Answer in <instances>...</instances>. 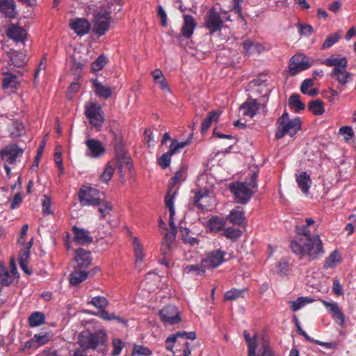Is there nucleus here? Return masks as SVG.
<instances>
[{
  "label": "nucleus",
  "instance_id": "b1692460",
  "mask_svg": "<svg viewBox=\"0 0 356 356\" xmlns=\"http://www.w3.org/2000/svg\"><path fill=\"white\" fill-rule=\"evenodd\" d=\"M51 337L52 335L47 332L44 334H36L33 338L26 342L24 347L26 348H38V347L47 343L50 341Z\"/></svg>",
  "mask_w": 356,
  "mask_h": 356
},
{
  "label": "nucleus",
  "instance_id": "052dcab7",
  "mask_svg": "<svg viewBox=\"0 0 356 356\" xmlns=\"http://www.w3.org/2000/svg\"><path fill=\"white\" fill-rule=\"evenodd\" d=\"M339 134L344 136V140L346 142L350 141L353 136V131L350 127H342L339 129Z\"/></svg>",
  "mask_w": 356,
  "mask_h": 356
},
{
  "label": "nucleus",
  "instance_id": "a19ab883",
  "mask_svg": "<svg viewBox=\"0 0 356 356\" xmlns=\"http://www.w3.org/2000/svg\"><path fill=\"white\" fill-rule=\"evenodd\" d=\"M132 243L135 252L136 263L141 262L145 257L143 247L137 238H133Z\"/></svg>",
  "mask_w": 356,
  "mask_h": 356
},
{
  "label": "nucleus",
  "instance_id": "c03bdc74",
  "mask_svg": "<svg viewBox=\"0 0 356 356\" xmlns=\"http://www.w3.org/2000/svg\"><path fill=\"white\" fill-rule=\"evenodd\" d=\"M342 31H339L336 33L329 35L325 40L322 49H327L334 44L341 37Z\"/></svg>",
  "mask_w": 356,
  "mask_h": 356
},
{
  "label": "nucleus",
  "instance_id": "dca6fc26",
  "mask_svg": "<svg viewBox=\"0 0 356 356\" xmlns=\"http://www.w3.org/2000/svg\"><path fill=\"white\" fill-rule=\"evenodd\" d=\"M241 45L243 47V51L246 55H252L254 54H260L271 49L270 44L268 43L261 44L250 40H244L241 43Z\"/></svg>",
  "mask_w": 356,
  "mask_h": 356
},
{
  "label": "nucleus",
  "instance_id": "a878e982",
  "mask_svg": "<svg viewBox=\"0 0 356 356\" xmlns=\"http://www.w3.org/2000/svg\"><path fill=\"white\" fill-rule=\"evenodd\" d=\"M259 108V104L256 99L249 98L240 107V111L244 116L252 118L255 115Z\"/></svg>",
  "mask_w": 356,
  "mask_h": 356
},
{
  "label": "nucleus",
  "instance_id": "864d4df0",
  "mask_svg": "<svg viewBox=\"0 0 356 356\" xmlns=\"http://www.w3.org/2000/svg\"><path fill=\"white\" fill-rule=\"evenodd\" d=\"M223 235L227 238L235 239L241 236V231L237 228L231 227L224 230Z\"/></svg>",
  "mask_w": 356,
  "mask_h": 356
},
{
  "label": "nucleus",
  "instance_id": "bf43d9fd",
  "mask_svg": "<svg viewBox=\"0 0 356 356\" xmlns=\"http://www.w3.org/2000/svg\"><path fill=\"white\" fill-rule=\"evenodd\" d=\"M42 212L45 214H51L53 213L51 209V202L50 198L47 195H43L42 199Z\"/></svg>",
  "mask_w": 356,
  "mask_h": 356
},
{
  "label": "nucleus",
  "instance_id": "cd10ccee",
  "mask_svg": "<svg viewBox=\"0 0 356 356\" xmlns=\"http://www.w3.org/2000/svg\"><path fill=\"white\" fill-rule=\"evenodd\" d=\"M195 26L196 23L194 18L191 15H184V24L181 28L182 35L187 38H190L193 35Z\"/></svg>",
  "mask_w": 356,
  "mask_h": 356
},
{
  "label": "nucleus",
  "instance_id": "338daca9",
  "mask_svg": "<svg viewBox=\"0 0 356 356\" xmlns=\"http://www.w3.org/2000/svg\"><path fill=\"white\" fill-rule=\"evenodd\" d=\"M22 202V195L17 193H16L10 202V208L12 209H15L17 207H19Z\"/></svg>",
  "mask_w": 356,
  "mask_h": 356
},
{
  "label": "nucleus",
  "instance_id": "f257e3e1",
  "mask_svg": "<svg viewBox=\"0 0 356 356\" xmlns=\"http://www.w3.org/2000/svg\"><path fill=\"white\" fill-rule=\"evenodd\" d=\"M312 218H306L296 226V235L291 243L293 253L300 258L314 260L324 253L323 243L317 234H312L316 228Z\"/></svg>",
  "mask_w": 356,
  "mask_h": 356
},
{
  "label": "nucleus",
  "instance_id": "412c9836",
  "mask_svg": "<svg viewBox=\"0 0 356 356\" xmlns=\"http://www.w3.org/2000/svg\"><path fill=\"white\" fill-rule=\"evenodd\" d=\"M213 202L212 196L207 190L198 191L193 200L194 204L202 209H208Z\"/></svg>",
  "mask_w": 356,
  "mask_h": 356
},
{
  "label": "nucleus",
  "instance_id": "2f4dec72",
  "mask_svg": "<svg viewBox=\"0 0 356 356\" xmlns=\"http://www.w3.org/2000/svg\"><path fill=\"white\" fill-rule=\"evenodd\" d=\"M176 193L175 191L172 193V195H171V189L168 192L165 197V206L168 208L170 211V216H169V225L171 228V230H176V226L173 221V216L175 215V209L173 206V202L172 198L175 194Z\"/></svg>",
  "mask_w": 356,
  "mask_h": 356
},
{
  "label": "nucleus",
  "instance_id": "9d476101",
  "mask_svg": "<svg viewBox=\"0 0 356 356\" xmlns=\"http://www.w3.org/2000/svg\"><path fill=\"white\" fill-rule=\"evenodd\" d=\"M312 65V59L302 54H296L290 60L289 73L291 76H295L299 72L309 68Z\"/></svg>",
  "mask_w": 356,
  "mask_h": 356
},
{
  "label": "nucleus",
  "instance_id": "473e14b6",
  "mask_svg": "<svg viewBox=\"0 0 356 356\" xmlns=\"http://www.w3.org/2000/svg\"><path fill=\"white\" fill-rule=\"evenodd\" d=\"M221 111L220 110L212 111L208 113L207 117L202 123L201 131L202 134L206 133L211 124L218 120Z\"/></svg>",
  "mask_w": 356,
  "mask_h": 356
},
{
  "label": "nucleus",
  "instance_id": "6e6552de",
  "mask_svg": "<svg viewBox=\"0 0 356 356\" xmlns=\"http://www.w3.org/2000/svg\"><path fill=\"white\" fill-rule=\"evenodd\" d=\"M106 334L104 332L97 331L91 333L88 331L81 332L78 338V343L83 349H95L98 345L103 343Z\"/></svg>",
  "mask_w": 356,
  "mask_h": 356
},
{
  "label": "nucleus",
  "instance_id": "393cba45",
  "mask_svg": "<svg viewBox=\"0 0 356 356\" xmlns=\"http://www.w3.org/2000/svg\"><path fill=\"white\" fill-rule=\"evenodd\" d=\"M116 163V167L118 170V172L120 174L122 177H124L123 171L124 170H130L132 164L131 162V158L127 153L119 154L116 156V160H115Z\"/></svg>",
  "mask_w": 356,
  "mask_h": 356
},
{
  "label": "nucleus",
  "instance_id": "72a5a7b5",
  "mask_svg": "<svg viewBox=\"0 0 356 356\" xmlns=\"http://www.w3.org/2000/svg\"><path fill=\"white\" fill-rule=\"evenodd\" d=\"M116 167V163L115 160L109 161L104 168V172L99 177V179L104 183H107L112 178L115 168Z\"/></svg>",
  "mask_w": 356,
  "mask_h": 356
},
{
  "label": "nucleus",
  "instance_id": "ddd939ff",
  "mask_svg": "<svg viewBox=\"0 0 356 356\" xmlns=\"http://www.w3.org/2000/svg\"><path fill=\"white\" fill-rule=\"evenodd\" d=\"M162 322L165 325H175L181 321V316L178 309L172 305L161 309L159 312Z\"/></svg>",
  "mask_w": 356,
  "mask_h": 356
},
{
  "label": "nucleus",
  "instance_id": "f704fd0d",
  "mask_svg": "<svg viewBox=\"0 0 356 356\" xmlns=\"http://www.w3.org/2000/svg\"><path fill=\"white\" fill-rule=\"evenodd\" d=\"M229 220L236 225H241L245 221L244 211L242 208L237 207L233 209L229 216Z\"/></svg>",
  "mask_w": 356,
  "mask_h": 356
},
{
  "label": "nucleus",
  "instance_id": "a18cd8bd",
  "mask_svg": "<svg viewBox=\"0 0 356 356\" xmlns=\"http://www.w3.org/2000/svg\"><path fill=\"white\" fill-rule=\"evenodd\" d=\"M313 300L307 297H300L295 301L290 302L291 309L293 312H296L307 304L311 303Z\"/></svg>",
  "mask_w": 356,
  "mask_h": 356
},
{
  "label": "nucleus",
  "instance_id": "603ef678",
  "mask_svg": "<svg viewBox=\"0 0 356 356\" xmlns=\"http://www.w3.org/2000/svg\"><path fill=\"white\" fill-rule=\"evenodd\" d=\"M32 246V239L27 243L26 246L22 249L19 254V263L27 262L29 257V250Z\"/></svg>",
  "mask_w": 356,
  "mask_h": 356
},
{
  "label": "nucleus",
  "instance_id": "c85d7f7f",
  "mask_svg": "<svg viewBox=\"0 0 356 356\" xmlns=\"http://www.w3.org/2000/svg\"><path fill=\"white\" fill-rule=\"evenodd\" d=\"M95 93L104 99L109 98L112 95V89L98 81L97 79L92 81Z\"/></svg>",
  "mask_w": 356,
  "mask_h": 356
},
{
  "label": "nucleus",
  "instance_id": "4c0bfd02",
  "mask_svg": "<svg viewBox=\"0 0 356 356\" xmlns=\"http://www.w3.org/2000/svg\"><path fill=\"white\" fill-rule=\"evenodd\" d=\"M13 282V278L9 270L4 265L0 264V283L1 285L8 286Z\"/></svg>",
  "mask_w": 356,
  "mask_h": 356
},
{
  "label": "nucleus",
  "instance_id": "aec40b11",
  "mask_svg": "<svg viewBox=\"0 0 356 356\" xmlns=\"http://www.w3.org/2000/svg\"><path fill=\"white\" fill-rule=\"evenodd\" d=\"M70 27L78 35H83L89 32L91 28L90 23L84 18H74L70 21Z\"/></svg>",
  "mask_w": 356,
  "mask_h": 356
},
{
  "label": "nucleus",
  "instance_id": "c756f323",
  "mask_svg": "<svg viewBox=\"0 0 356 356\" xmlns=\"http://www.w3.org/2000/svg\"><path fill=\"white\" fill-rule=\"evenodd\" d=\"M0 12L6 17H15V5L13 0H3L0 1Z\"/></svg>",
  "mask_w": 356,
  "mask_h": 356
},
{
  "label": "nucleus",
  "instance_id": "2eb2a0df",
  "mask_svg": "<svg viewBox=\"0 0 356 356\" xmlns=\"http://www.w3.org/2000/svg\"><path fill=\"white\" fill-rule=\"evenodd\" d=\"M85 144L87 147L86 155L91 159H97L102 156L105 153V147L103 144L96 139H88Z\"/></svg>",
  "mask_w": 356,
  "mask_h": 356
},
{
  "label": "nucleus",
  "instance_id": "774afa93",
  "mask_svg": "<svg viewBox=\"0 0 356 356\" xmlns=\"http://www.w3.org/2000/svg\"><path fill=\"white\" fill-rule=\"evenodd\" d=\"M248 346V356H256L257 342L254 339H252L247 342Z\"/></svg>",
  "mask_w": 356,
  "mask_h": 356
},
{
  "label": "nucleus",
  "instance_id": "4468645a",
  "mask_svg": "<svg viewBox=\"0 0 356 356\" xmlns=\"http://www.w3.org/2000/svg\"><path fill=\"white\" fill-rule=\"evenodd\" d=\"M176 230H171L166 233L163 239L161 251L163 255V258L161 260V264L165 265L167 267L170 266V262L168 260L171 252V246L175 238Z\"/></svg>",
  "mask_w": 356,
  "mask_h": 356
},
{
  "label": "nucleus",
  "instance_id": "9b49d317",
  "mask_svg": "<svg viewBox=\"0 0 356 356\" xmlns=\"http://www.w3.org/2000/svg\"><path fill=\"white\" fill-rule=\"evenodd\" d=\"M79 201L83 206H97L101 204L99 191L92 187L83 186L79 194Z\"/></svg>",
  "mask_w": 356,
  "mask_h": 356
},
{
  "label": "nucleus",
  "instance_id": "ea45409f",
  "mask_svg": "<svg viewBox=\"0 0 356 356\" xmlns=\"http://www.w3.org/2000/svg\"><path fill=\"white\" fill-rule=\"evenodd\" d=\"M289 106L294 110L296 112H299L305 109V104L300 101V96L298 95H292L289 98Z\"/></svg>",
  "mask_w": 356,
  "mask_h": 356
},
{
  "label": "nucleus",
  "instance_id": "7c9ffc66",
  "mask_svg": "<svg viewBox=\"0 0 356 356\" xmlns=\"http://www.w3.org/2000/svg\"><path fill=\"white\" fill-rule=\"evenodd\" d=\"M296 182L298 187L305 194H307L312 184V181L309 175L305 172H302L296 175Z\"/></svg>",
  "mask_w": 356,
  "mask_h": 356
},
{
  "label": "nucleus",
  "instance_id": "bb28decb",
  "mask_svg": "<svg viewBox=\"0 0 356 356\" xmlns=\"http://www.w3.org/2000/svg\"><path fill=\"white\" fill-rule=\"evenodd\" d=\"M75 260L80 267H88L91 264L90 252L83 248H79L76 252Z\"/></svg>",
  "mask_w": 356,
  "mask_h": 356
},
{
  "label": "nucleus",
  "instance_id": "0eeeda50",
  "mask_svg": "<svg viewBox=\"0 0 356 356\" xmlns=\"http://www.w3.org/2000/svg\"><path fill=\"white\" fill-rule=\"evenodd\" d=\"M7 58L3 60V67L18 74H22L27 64V57L22 53L11 50L7 53Z\"/></svg>",
  "mask_w": 356,
  "mask_h": 356
},
{
  "label": "nucleus",
  "instance_id": "6e6d98bb",
  "mask_svg": "<svg viewBox=\"0 0 356 356\" xmlns=\"http://www.w3.org/2000/svg\"><path fill=\"white\" fill-rule=\"evenodd\" d=\"M112 345L113 350L111 355L113 356H118L120 355L122 348L124 347V343L119 339H114L113 340Z\"/></svg>",
  "mask_w": 356,
  "mask_h": 356
},
{
  "label": "nucleus",
  "instance_id": "e2e57ef3",
  "mask_svg": "<svg viewBox=\"0 0 356 356\" xmlns=\"http://www.w3.org/2000/svg\"><path fill=\"white\" fill-rule=\"evenodd\" d=\"M14 130L11 131V136L16 138L20 136L24 129V125L22 122L16 121L13 123Z\"/></svg>",
  "mask_w": 356,
  "mask_h": 356
},
{
  "label": "nucleus",
  "instance_id": "3c124183",
  "mask_svg": "<svg viewBox=\"0 0 356 356\" xmlns=\"http://www.w3.org/2000/svg\"><path fill=\"white\" fill-rule=\"evenodd\" d=\"M152 351L147 348L142 346L135 345L132 351V356H149Z\"/></svg>",
  "mask_w": 356,
  "mask_h": 356
},
{
  "label": "nucleus",
  "instance_id": "8fccbe9b",
  "mask_svg": "<svg viewBox=\"0 0 356 356\" xmlns=\"http://www.w3.org/2000/svg\"><path fill=\"white\" fill-rule=\"evenodd\" d=\"M89 303L101 310L106 307L108 301L106 298L103 296H96L92 298Z\"/></svg>",
  "mask_w": 356,
  "mask_h": 356
},
{
  "label": "nucleus",
  "instance_id": "e433bc0d",
  "mask_svg": "<svg viewBox=\"0 0 356 356\" xmlns=\"http://www.w3.org/2000/svg\"><path fill=\"white\" fill-rule=\"evenodd\" d=\"M45 316L42 312H35L29 318V324L31 327H37L44 324Z\"/></svg>",
  "mask_w": 356,
  "mask_h": 356
},
{
  "label": "nucleus",
  "instance_id": "13d9d810",
  "mask_svg": "<svg viewBox=\"0 0 356 356\" xmlns=\"http://www.w3.org/2000/svg\"><path fill=\"white\" fill-rule=\"evenodd\" d=\"M106 63V58L103 56H100L98 58L92 63L91 70L93 72H98L101 70Z\"/></svg>",
  "mask_w": 356,
  "mask_h": 356
},
{
  "label": "nucleus",
  "instance_id": "0e129e2a",
  "mask_svg": "<svg viewBox=\"0 0 356 356\" xmlns=\"http://www.w3.org/2000/svg\"><path fill=\"white\" fill-rule=\"evenodd\" d=\"M243 0H232L230 10L235 12L238 14V17L243 19V15L241 12V5Z\"/></svg>",
  "mask_w": 356,
  "mask_h": 356
},
{
  "label": "nucleus",
  "instance_id": "20e7f679",
  "mask_svg": "<svg viewBox=\"0 0 356 356\" xmlns=\"http://www.w3.org/2000/svg\"><path fill=\"white\" fill-rule=\"evenodd\" d=\"M323 63L328 67H334L331 76L336 79L341 85L346 86L351 81L352 74L347 72V60L345 57L340 58L336 56H331L327 58Z\"/></svg>",
  "mask_w": 356,
  "mask_h": 356
},
{
  "label": "nucleus",
  "instance_id": "f3484780",
  "mask_svg": "<svg viewBox=\"0 0 356 356\" xmlns=\"http://www.w3.org/2000/svg\"><path fill=\"white\" fill-rule=\"evenodd\" d=\"M321 302L329 311L335 322L341 327H345V315L337 303L329 302L325 300H321Z\"/></svg>",
  "mask_w": 356,
  "mask_h": 356
},
{
  "label": "nucleus",
  "instance_id": "f8f14e48",
  "mask_svg": "<svg viewBox=\"0 0 356 356\" xmlns=\"http://www.w3.org/2000/svg\"><path fill=\"white\" fill-rule=\"evenodd\" d=\"M225 252L221 250H214L205 254L202 260V265L207 268H216L224 261Z\"/></svg>",
  "mask_w": 356,
  "mask_h": 356
},
{
  "label": "nucleus",
  "instance_id": "a211bd4d",
  "mask_svg": "<svg viewBox=\"0 0 356 356\" xmlns=\"http://www.w3.org/2000/svg\"><path fill=\"white\" fill-rule=\"evenodd\" d=\"M22 154L23 149L15 145H8L1 151L2 159L11 164L14 163L19 157H21Z\"/></svg>",
  "mask_w": 356,
  "mask_h": 356
},
{
  "label": "nucleus",
  "instance_id": "49530a36",
  "mask_svg": "<svg viewBox=\"0 0 356 356\" xmlns=\"http://www.w3.org/2000/svg\"><path fill=\"white\" fill-rule=\"evenodd\" d=\"M224 226V221L218 217L211 218L208 222V227L210 231L217 232L220 231Z\"/></svg>",
  "mask_w": 356,
  "mask_h": 356
},
{
  "label": "nucleus",
  "instance_id": "09e8293b",
  "mask_svg": "<svg viewBox=\"0 0 356 356\" xmlns=\"http://www.w3.org/2000/svg\"><path fill=\"white\" fill-rule=\"evenodd\" d=\"M245 290H238L236 289H232L228 291H227L225 294V300H234L237 298L243 296Z\"/></svg>",
  "mask_w": 356,
  "mask_h": 356
},
{
  "label": "nucleus",
  "instance_id": "1a4fd4ad",
  "mask_svg": "<svg viewBox=\"0 0 356 356\" xmlns=\"http://www.w3.org/2000/svg\"><path fill=\"white\" fill-rule=\"evenodd\" d=\"M85 115L95 127H99L104 122V112L99 104L88 102L85 106Z\"/></svg>",
  "mask_w": 356,
  "mask_h": 356
},
{
  "label": "nucleus",
  "instance_id": "58836bf2",
  "mask_svg": "<svg viewBox=\"0 0 356 356\" xmlns=\"http://www.w3.org/2000/svg\"><path fill=\"white\" fill-rule=\"evenodd\" d=\"M88 277V273L84 270H75L70 275V284L74 286L79 284Z\"/></svg>",
  "mask_w": 356,
  "mask_h": 356
},
{
  "label": "nucleus",
  "instance_id": "423d86ee",
  "mask_svg": "<svg viewBox=\"0 0 356 356\" xmlns=\"http://www.w3.org/2000/svg\"><path fill=\"white\" fill-rule=\"evenodd\" d=\"M225 21H231L230 16L226 10H221L218 13L216 9L212 8L204 16L205 26L211 33L219 31Z\"/></svg>",
  "mask_w": 356,
  "mask_h": 356
},
{
  "label": "nucleus",
  "instance_id": "69168bd1",
  "mask_svg": "<svg viewBox=\"0 0 356 356\" xmlns=\"http://www.w3.org/2000/svg\"><path fill=\"white\" fill-rule=\"evenodd\" d=\"M277 273L281 275H286L289 270V265L286 261H281L278 264L277 266Z\"/></svg>",
  "mask_w": 356,
  "mask_h": 356
},
{
  "label": "nucleus",
  "instance_id": "7ed1b4c3",
  "mask_svg": "<svg viewBox=\"0 0 356 356\" xmlns=\"http://www.w3.org/2000/svg\"><path fill=\"white\" fill-rule=\"evenodd\" d=\"M257 172H252L250 175L249 182L236 181L229 184V188L237 202L246 204L250 200L257 188Z\"/></svg>",
  "mask_w": 356,
  "mask_h": 356
},
{
  "label": "nucleus",
  "instance_id": "37998d69",
  "mask_svg": "<svg viewBox=\"0 0 356 356\" xmlns=\"http://www.w3.org/2000/svg\"><path fill=\"white\" fill-rule=\"evenodd\" d=\"M309 109L316 115H322L325 112L323 102L318 99L311 102L308 105Z\"/></svg>",
  "mask_w": 356,
  "mask_h": 356
},
{
  "label": "nucleus",
  "instance_id": "5fc2aeb1",
  "mask_svg": "<svg viewBox=\"0 0 356 356\" xmlns=\"http://www.w3.org/2000/svg\"><path fill=\"white\" fill-rule=\"evenodd\" d=\"M186 177V170L182 168L179 170H178L174 175V177L171 179L170 184L172 186H175L179 182L184 181Z\"/></svg>",
  "mask_w": 356,
  "mask_h": 356
},
{
  "label": "nucleus",
  "instance_id": "680f3d73",
  "mask_svg": "<svg viewBox=\"0 0 356 356\" xmlns=\"http://www.w3.org/2000/svg\"><path fill=\"white\" fill-rule=\"evenodd\" d=\"M101 207L99 208V212L102 218H104L106 215H108L113 210V206L110 202L101 203Z\"/></svg>",
  "mask_w": 356,
  "mask_h": 356
},
{
  "label": "nucleus",
  "instance_id": "f03ea898",
  "mask_svg": "<svg viewBox=\"0 0 356 356\" xmlns=\"http://www.w3.org/2000/svg\"><path fill=\"white\" fill-rule=\"evenodd\" d=\"M122 0H107V4L104 5L101 11L95 17L93 22V32L98 35H103L110 26L112 12H118L121 10Z\"/></svg>",
  "mask_w": 356,
  "mask_h": 356
},
{
  "label": "nucleus",
  "instance_id": "39448f33",
  "mask_svg": "<svg viewBox=\"0 0 356 356\" xmlns=\"http://www.w3.org/2000/svg\"><path fill=\"white\" fill-rule=\"evenodd\" d=\"M275 134L277 138H282L286 135L293 136L301 127L299 118L289 120V114L286 112L278 119Z\"/></svg>",
  "mask_w": 356,
  "mask_h": 356
},
{
  "label": "nucleus",
  "instance_id": "de8ad7c7",
  "mask_svg": "<svg viewBox=\"0 0 356 356\" xmlns=\"http://www.w3.org/2000/svg\"><path fill=\"white\" fill-rule=\"evenodd\" d=\"M181 239L184 243H189L191 245L199 244V239L190 236V231L186 228L181 227L180 229Z\"/></svg>",
  "mask_w": 356,
  "mask_h": 356
},
{
  "label": "nucleus",
  "instance_id": "4be33fe9",
  "mask_svg": "<svg viewBox=\"0 0 356 356\" xmlns=\"http://www.w3.org/2000/svg\"><path fill=\"white\" fill-rule=\"evenodd\" d=\"M6 35L16 42H24L26 38V30L22 26L13 24L8 27Z\"/></svg>",
  "mask_w": 356,
  "mask_h": 356
},
{
  "label": "nucleus",
  "instance_id": "c9c22d12",
  "mask_svg": "<svg viewBox=\"0 0 356 356\" xmlns=\"http://www.w3.org/2000/svg\"><path fill=\"white\" fill-rule=\"evenodd\" d=\"M341 262V256L340 253L335 250L332 252L326 259L324 267L325 268H332Z\"/></svg>",
  "mask_w": 356,
  "mask_h": 356
},
{
  "label": "nucleus",
  "instance_id": "4d7b16f0",
  "mask_svg": "<svg viewBox=\"0 0 356 356\" xmlns=\"http://www.w3.org/2000/svg\"><path fill=\"white\" fill-rule=\"evenodd\" d=\"M172 154L168 152L164 153L158 160V164L163 168H167L170 164L171 161Z\"/></svg>",
  "mask_w": 356,
  "mask_h": 356
},
{
  "label": "nucleus",
  "instance_id": "79ce46f5",
  "mask_svg": "<svg viewBox=\"0 0 356 356\" xmlns=\"http://www.w3.org/2000/svg\"><path fill=\"white\" fill-rule=\"evenodd\" d=\"M205 268H207L203 266L202 261L200 265H187L184 269V273L201 276L204 274Z\"/></svg>",
  "mask_w": 356,
  "mask_h": 356
},
{
  "label": "nucleus",
  "instance_id": "5701e85b",
  "mask_svg": "<svg viewBox=\"0 0 356 356\" xmlns=\"http://www.w3.org/2000/svg\"><path fill=\"white\" fill-rule=\"evenodd\" d=\"M11 70L7 68L2 67V73L4 75V78L3 79V87L4 89L10 90L13 91L17 89L19 84V81L16 74H12Z\"/></svg>",
  "mask_w": 356,
  "mask_h": 356
},
{
  "label": "nucleus",
  "instance_id": "6ab92c4d",
  "mask_svg": "<svg viewBox=\"0 0 356 356\" xmlns=\"http://www.w3.org/2000/svg\"><path fill=\"white\" fill-rule=\"evenodd\" d=\"M73 241L79 245H87L92 241V236L90 232L83 228L77 226L72 227Z\"/></svg>",
  "mask_w": 356,
  "mask_h": 356
}]
</instances>
